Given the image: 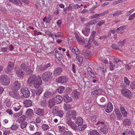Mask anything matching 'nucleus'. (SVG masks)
Returning <instances> with one entry per match:
<instances>
[{
    "mask_svg": "<svg viewBox=\"0 0 135 135\" xmlns=\"http://www.w3.org/2000/svg\"><path fill=\"white\" fill-rule=\"evenodd\" d=\"M41 78L43 81L45 82H49L53 78L52 73L49 71H46L42 73Z\"/></svg>",
    "mask_w": 135,
    "mask_h": 135,
    "instance_id": "nucleus-1",
    "label": "nucleus"
},
{
    "mask_svg": "<svg viewBox=\"0 0 135 135\" xmlns=\"http://www.w3.org/2000/svg\"><path fill=\"white\" fill-rule=\"evenodd\" d=\"M14 66V63L11 61L8 62L7 68L4 69L5 71L8 74L11 75L13 74L12 71L13 70Z\"/></svg>",
    "mask_w": 135,
    "mask_h": 135,
    "instance_id": "nucleus-2",
    "label": "nucleus"
},
{
    "mask_svg": "<svg viewBox=\"0 0 135 135\" xmlns=\"http://www.w3.org/2000/svg\"><path fill=\"white\" fill-rule=\"evenodd\" d=\"M76 113L75 111L73 110L69 111L66 113V120L69 119L71 120L72 118L73 119H75L76 118Z\"/></svg>",
    "mask_w": 135,
    "mask_h": 135,
    "instance_id": "nucleus-3",
    "label": "nucleus"
},
{
    "mask_svg": "<svg viewBox=\"0 0 135 135\" xmlns=\"http://www.w3.org/2000/svg\"><path fill=\"white\" fill-rule=\"evenodd\" d=\"M14 69L17 76L21 79H23L24 77L25 72L22 70L17 67H15Z\"/></svg>",
    "mask_w": 135,
    "mask_h": 135,
    "instance_id": "nucleus-4",
    "label": "nucleus"
},
{
    "mask_svg": "<svg viewBox=\"0 0 135 135\" xmlns=\"http://www.w3.org/2000/svg\"><path fill=\"white\" fill-rule=\"evenodd\" d=\"M1 80L2 83L4 85H8L10 83V79L8 77L5 75H2L1 77Z\"/></svg>",
    "mask_w": 135,
    "mask_h": 135,
    "instance_id": "nucleus-5",
    "label": "nucleus"
},
{
    "mask_svg": "<svg viewBox=\"0 0 135 135\" xmlns=\"http://www.w3.org/2000/svg\"><path fill=\"white\" fill-rule=\"evenodd\" d=\"M21 83L17 81H15L11 86V89L13 90H18L21 88Z\"/></svg>",
    "mask_w": 135,
    "mask_h": 135,
    "instance_id": "nucleus-6",
    "label": "nucleus"
},
{
    "mask_svg": "<svg viewBox=\"0 0 135 135\" xmlns=\"http://www.w3.org/2000/svg\"><path fill=\"white\" fill-rule=\"evenodd\" d=\"M9 94L10 96L16 99H18L20 98V95L18 92L17 91H14L13 90L9 91Z\"/></svg>",
    "mask_w": 135,
    "mask_h": 135,
    "instance_id": "nucleus-7",
    "label": "nucleus"
},
{
    "mask_svg": "<svg viewBox=\"0 0 135 135\" xmlns=\"http://www.w3.org/2000/svg\"><path fill=\"white\" fill-rule=\"evenodd\" d=\"M66 122L73 129L76 130L78 129L77 126L73 122L70 120H66Z\"/></svg>",
    "mask_w": 135,
    "mask_h": 135,
    "instance_id": "nucleus-8",
    "label": "nucleus"
},
{
    "mask_svg": "<svg viewBox=\"0 0 135 135\" xmlns=\"http://www.w3.org/2000/svg\"><path fill=\"white\" fill-rule=\"evenodd\" d=\"M21 91L23 94L24 97L26 98L28 97L30 95V91L27 88L23 87L21 90Z\"/></svg>",
    "mask_w": 135,
    "mask_h": 135,
    "instance_id": "nucleus-9",
    "label": "nucleus"
},
{
    "mask_svg": "<svg viewBox=\"0 0 135 135\" xmlns=\"http://www.w3.org/2000/svg\"><path fill=\"white\" fill-rule=\"evenodd\" d=\"M42 82L41 77L38 76L36 80L34 81L33 84L35 88H37L42 84Z\"/></svg>",
    "mask_w": 135,
    "mask_h": 135,
    "instance_id": "nucleus-10",
    "label": "nucleus"
},
{
    "mask_svg": "<svg viewBox=\"0 0 135 135\" xmlns=\"http://www.w3.org/2000/svg\"><path fill=\"white\" fill-rule=\"evenodd\" d=\"M121 91L124 96L129 98H130L131 91L125 88L121 90Z\"/></svg>",
    "mask_w": 135,
    "mask_h": 135,
    "instance_id": "nucleus-11",
    "label": "nucleus"
},
{
    "mask_svg": "<svg viewBox=\"0 0 135 135\" xmlns=\"http://www.w3.org/2000/svg\"><path fill=\"white\" fill-rule=\"evenodd\" d=\"M68 79V77L66 76H62L58 78L57 82L63 84L66 83Z\"/></svg>",
    "mask_w": 135,
    "mask_h": 135,
    "instance_id": "nucleus-12",
    "label": "nucleus"
},
{
    "mask_svg": "<svg viewBox=\"0 0 135 135\" xmlns=\"http://www.w3.org/2000/svg\"><path fill=\"white\" fill-rule=\"evenodd\" d=\"M35 114L37 115L40 116H43L45 111L44 109L37 108L35 110Z\"/></svg>",
    "mask_w": 135,
    "mask_h": 135,
    "instance_id": "nucleus-13",
    "label": "nucleus"
},
{
    "mask_svg": "<svg viewBox=\"0 0 135 135\" xmlns=\"http://www.w3.org/2000/svg\"><path fill=\"white\" fill-rule=\"evenodd\" d=\"M72 52L76 55H79L80 54V51L76 47H73L70 48Z\"/></svg>",
    "mask_w": 135,
    "mask_h": 135,
    "instance_id": "nucleus-14",
    "label": "nucleus"
},
{
    "mask_svg": "<svg viewBox=\"0 0 135 135\" xmlns=\"http://www.w3.org/2000/svg\"><path fill=\"white\" fill-rule=\"evenodd\" d=\"M36 76L35 75H32L28 78L27 82L28 84H31L36 80Z\"/></svg>",
    "mask_w": 135,
    "mask_h": 135,
    "instance_id": "nucleus-15",
    "label": "nucleus"
},
{
    "mask_svg": "<svg viewBox=\"0 0 135 135\" xmlns=\"http://www.w3.org/2000/svg\"><path fill=\"white\" fill-rule=\"evenodd\" d=\"M55 101V103L57 104L60 103L62 101L63 98L60 95H56L55 98H54Z\"/></svg>",
    "mask_w": 135,
    "mask_h": 135,
    "instance_id": "nucleus-16",
    "label": "nucleus"
},
{
    "mask_svg": "<svg viewBox=\"0 0 135 135\" xmlns=\"http://www.w3.org/2000/svg\"><path fill=\"white\" fill-rule=\"evenodd\" d=\"M82 55L85 57H90L92 56L90 51L88 50H83L81 52Z\"/></svg>",
    "mask_w": 135,
    "mask_h": 135,
    "instance_id": "nucleus-17",
    "label": "nucleus"
},
{
    "mask_svg": "<svg viewBox=\"0 0 135 135\" xmlns=\"http://www.w3.org/2000/svg\"><path fill=\"white\" fill-rule=\"evenodd\" d=\"M109 12L108 11H106L102 13L99 14H95L93 15L92 16V18H94L98 17H100L102 16H103L107 14Z\"/></svg>",
    "mask_w": 135,
    "mask_h": 135,
    "instance_id": "nucleus-18",
    "label": "nucleus"
},
{
    "mask_svg": "<svg viewBox=\"0 0 135 135\" xmlns=\"http://www.w3.org/2000/svg\"><path fill=\"white\" fill-rule=\"evenodd\" d=\"M64 101L66 103H69L72 101V99L71 97L69 96L68 94L64 95L63 96Z\"/></svg>",
    "mask_w": 135,
    "mask_h": 135,
    "instance_id": "nucleus-19",
    "label": "nucleus"
},
{
    "mask_svg": "<svg viewBox=\"0 0 135 135\" xmlns=\"http://www.w3.org/2000/svg\"><path fill=\"white\" fill-rule=\"evenodd\" d=\"M62 71V69L58 67L55 69L54 71V74L56 76H58L61 73Z\"/></svg>",
    "mask_w": 135,
    "mask_h": 135,
    "instance_id": "nucleus-20",
    "label": "nucleus"
},
{
    "mask_svg": "<svg viewBox=\"0 0 135 135\" xmlns=\"http://www.w3.org/2000/svg\"><path fill=\"white\" fill-rule=\"evenodd\" d=\"M76 60L79 65H80L83 61V58L79 55L76 56Z\"/></svg>",
    "mask_w": 135,
    "mask_h": 135,
    "instance_id": "nucleus-21",
    "label": "nucleus"
},
{
    "mask_svg": "<svg viewBox=\"0 0 135 135\" xmlns=\"http://www.w3.org/2000/svg\"><path fill=\"white\" fill-rule=\"evenodd\" d=\"M33 115V111L31 109H28L26 112V116L29 118L31 117Z\"/></svg>",
    "mask_w": 135,
    "mask_h": 135,
    "instance_id": "nucleus-22",
    "label": "nucleus"
},
{
    "mask_svg": "<svg viewBox=\"0 0 135 135\" xmlns=\"http://www.w3.org/2000/svg\"><path fill=\"white\" fill-rule=\"evenodd\" d=\"M21 68L25 71L27 70V69H28L29 65L27 62L24 63L22 64L20 66Z\"/></svg>",
    "mask_w": 135,
    "mask_h": 135,
    "instance_id": "nucleus-23",
    "label": "nucleus"
},
{
    "mask_svg": "<svg viewBox=\"0 0 135 135\" xmlns=\"http://www.w3.org/2000/svg\"><path fill=\"white\" fill-rule=\"evenodd\" d=\"M55 102L54 98L50 99L48 102V107L50 108H52L55 105Z\"/></svg>",
    "mask_w": 135,
    "mask_h": 135,
    "instance_id": "nucleus-24",
    "label": "nucleus"
},
{
    "mask_svg": "<svg viewBox=\"0 0 135 135\" xmlns=\"http://www.w3.org/2000/svg\"><path fill=\"white\" fill-rule=\"evenodd\" d=\"M100 130L101 132L104 133L108 132V130L107 129V126L105 124L102 125L100 127Z\"/></svg>",
    "mask_w": 135,
    "mask_h": 135,
    "instance_id": "nucleus-25",
    "label": "nucleus"
},
{
    "mask_svg": "<svg viewBox=\"0 0 135 135\" xmlns=\"http://www.w3.org/2000/svg\"><path fill=\"white\" fill-rule=\"evenodd\" d=\"M24 106L26 107L31 106L32 104V102L30 100H26L24 101Z\"/></svg>",
    "mask_w": 135,
    "mask_h": 135,
    "instance_id": "nucleus-26",
    "label": "nucleus"
},
{
    "mask_svg": "<svg viewBox=\"0 0 135 135\" xmlns=\"http://www.w3.org/2000/svg\"><path fill=\"white\" fill-rule=\"evenodd\" d=\"M72 95L73 97L76 99H78L79 98L80 95V93L77 91H74L72 93Z\"/></svg>",
    "mask_w": 135,
    "mask_h": 135,
    "instance_id": "nucleus-27",
    "label": "nucleus"
},
{
    "mask_svg": "<svg viewBox=\"0 0 135 135\" xmlns=\"http://www.w3.org/2000/svg\"><path fill=\"white\" fill-rule=\"evenodd\" d=\"M83 122V119L80 117H78L77 119H76L75 123L79 126L82 124Z\"/></svg>",
    "mask_w": 135,
    "mask_h": 135,
    "instance_id": "nucleus-28",
    "label": "nucleus"
},
{
    "mask_svg": "<svg viewBox=\"0 0 135 135\" xmlns=\"http://www.w3.org/2000/svg\"><path fill=\"white\" fill-rule=\"evenodd\" d=\"M90 30L89 28L87 29L85 28V30H83L82 31V32L85 36H87L89 34Z\"/></svg>",
    "mask_w": 135,
    "mask_h": 135,
    "instance_id": "nucleus-29",
    "label": "nucleus"
},
{
    "mask_svg": "<svg viewBox=\"0 0 135 135\" xmlns=\"http://www.w3.org/2000/svg\"><path fill=\"white\" fill-rule=\"evenodd\" d=\"M103 91V90L102 89H97L94 91H93L92 93V94L98 95L99 94H101Z\"/></svg>",
    "mask_w": 135,
    "mask_h": 135,
    "instance_id": "nucleus-30",
    "label": "nucleus"
},
{
    "mask_svg": "<svg viewBox=\"0 0 135 135\" xmlns=\"http://www.w3.org/2000/svg\"><path fill=\"white\" fill-rule=\"evenodd\" d=\"M131 123L130 120L127 119H125L123 122V124L125 126H129Z\"/></svg>",
    "mask_w": 135,
    "mask_h": 135,
    "instance_id": "nucleus-31",
    "label": "nucleus"
},
{
    "mask_svg": "<svg viewBox=\"0 0 135 135\" xmlns=\"http://www.w3.org/2000/svg\"><path fill=\"white\" fill-rule=\"evenodd\" d=\"M27 123L25 121H23L20 124V127L22 129H24L23 130L26 129Z\"/></svg>",
    "mask_w": 135,
    "mask_h": 135,
    "instance_id": "nucleus-32",
    "label": "nucleus"
},
{
    "mask_svg": "<svg viewBox=\"0 0 135 135\" xmlns=\"http://www.w3.org/2000/svg\"><path fill=\"white\" fill-rule=\"evenodd\" d=\"M51 96V92L49 91H46L44 94V97L43 98H44V97L48 98L50 97Z\"/></svg>",
    "mask_w": 135,
    "mask_h": 135,
    "instance_id": "nucleus-33",
    "label": "nucleus"
},
{
    "mask_svg": "<svg viewBox=\"0 0 135 135\" xmlns=\"http://www.w3.org/2000/svg\"><path fill=\"white\" fill-rule=\"evenodd\" d=\"M12 2L15 4L18 5L19 6H21L22 4V3L19 0H11Z\"/></svg>",
    "mask_w": 135,
    "mask_h": 135,
    "instance_id": "nucleus-34",
    "label": "nucleus"
},
{
    "mask_svg": "<svg viewBox=\"0 0 135 135\" xmlns=\"http://www.w3.org/2000/svg\"><path fill=\"white\" fill-rule=\"evenodd\" d=\"M26 118V116L25 115H23L18 119L17 121L19 123H22L23 122L25 121Z\"/></svg>",
    "mask_w": 135,
    "mask_h": 135,
    "instance_id": "nucleus-35",
    "label": "nucleus"
},
{
    "mask_svg": "<svg viewBox=\"0 0 135 135\" xmlns=\"http://www.w3.org/2000/svg\"><path fill=\"white\" fill-rule=\"evenodd\" d=\"M63 112L60 110H58L55 114L56 115L59 116L60 117H63L64 114Z\"/></svg>",
    "mask_w": 135,
    "mask_h": 135,
    "instance_id": "nucleus-36",
    "label": "nucleus"
},
{
    "mask_svg": "<svg viewBox=\"0 0 135 135\" xmlns=\"http://www.w3.org/2000/svg\"><path fill=\"white\" fill-rule=\"evenodd\" d=\"M36 126L37 127V125L35 123L30 124L29 126L30 130L31 131H34Z\"/></svg>",
    "mask_w": 135,
    "mask_h": 135,
    "instance_id": "nucleus-37",
    "label": "nucleus"
},
{
    "mask_svg": "<svg viewBox=\"0 0 135 135\" xmlns=\"http://www.w3.org/2000/svg\"><path fill=\"white\" fill-rule=\"evenodd\" d=\"M86 124L83 125L82 124L81 125L78 126L77 128L80 131H83L84 130L86 127Z\"/></svg>",
    "mask_w": 135,
    "mask_h": 135,
    "instance_id": "nucleus-38",
    "label": "nucleus"
},
{
    "mask_svg": "<svg viewBox=\"0 0 135 135\" xmlns=\"http://www.w3.org/2000/svg\"><path fill=\"white\" fill-rule=\"evenodd\" d=\"M114 62L116 64H122V62L119 59L116 57H115L113 59Z\"/></svg>",
    "mask_w": 135,
    "mask_h": 135,
    "instance_id": "nucleus-39",
    "label": "nucleus"
},
{
    "mask_svg": "<svg viewBox=\"0 0 135 135\" xmlns=\"http://www.w3.org/2000/svg\"><path fill=\"white\" fill-rule=\"evenodd\" d=\"M76 39L78 42L81 45H83L85 43V41L84 40L79 37H77Z\"/></svg>",
    "mask_w": 135,
    "mask_h": 135,
    "instance_id": "nucleus-40",
    "label": "nucleus"
},
{
    "mask_svg": "<svg viewBox=\"0 0 135 135\" xmlns=\"http://www.w3.org/2000/svg\"><path fill=\"white\" fill-rule=\"evenodd\" d=\"M64 108L65 110L67 111L71 109V105L69 104H65Z\"/></svg>",
    "mask_w": 135,
    "mask_h": 135,
    "instance_id": "nucleus-41",
    "label": "nucleus"
},
{
    "mask_svg": "<svg viewBox=\"0 0 135 135\" xmlns=\"http://www.w3.org/2000/svg\"><path fill=\"white\" fill-rule=\"evenodd\" d=\"M65 88L62 86H60L57 89V91L59 93H62L64 89Z\"/></svg>",
    "mask_w": 135,
    "mask_h": 135,
    "instance_id": "nucleus-42",
    "label": "nucleus"
},
{
    "mask_svg": "<svg viewBox=\"0 0 135 135\" xmlns=\"http://www.w3.org/2000/svg\"><path fill=\"white\" fill-rule=\"evenodd\" d=\"M41 104L42 106H44L45 107H46L47 106V103L46 99L44 98L43 100H42Z\"/></svg>",
    "mask_w": 135,
    "mask_h": 135,
    "instance_id": "nucleus-43",
    "label": "nucleus"
},
{
    "mask_svg": "<svg viewBox=\"0 0 135 135\" xmlns=\"http://www.w3.org/2000/svg\"><path fill=\"white\" fill-rule=\"evenodd\" d=\"M43 89L41 88H39L37 89L36 91V93L38 95H40L43 91Z\"/></svg>",
    "mask_w": 135,
    "mask_h": 135,
    "instance_id": "nucleus-44",
    "label": "nucleus"
},
{
    "mask_svg": "<svg viewBox=\"0 0 135 135\" xmlns=\"http://www.w3.org/2000/svg\"><path fill=\"white\" fill-rule=\"evenodd\" d=\"M42 129L44 131H46L49 128V126L46 124H43L42 126Z\"/></svg>",
    "mask_w": 135,
    "mask_h": 135,
    "instance_id": "nucleus-45",
    "label": "nucleus"
},
{
    "mask_svg": "<svg viewBox=\"0 0 135 135\" xmlns=\"http://www.w3.org/2000/svg\"><path fill=\"white\" fill-rule=\"evenodd\" d=\"M46 69L49 68H50L52 65L50 62H46L44 65Z\"/></svg>",
    "mask_w": 135,
    "mask_h": 135,
    "instance_id": "nucleus-46",
    "label": "nucleus"
},
{
    "mask_svg": "<svg viewBox=\"0 0 135 135\" xmlns=\"http://www.w3.org/2000/svg\"><path fill=\"white\" fill-rule=\"evenodd\" d=\"M90 135H100L99 133L96 130H92L90 133Z\"/></svg>",
    "mask_w": 135,
    "mask_h": 135,
    "instance_id": "nucleus-47",
    "label": "nucleus"
},
{
    "mask_svg": "<svg viewBox=\"0 0 135 135\" xmlns=\"http://www.w3.org/2000/svg\"><path fill=\"white\" fill-rule=\"evenodd\" d=\"M56 56L57 58L60 61V62H61L62 63L61 60H62L63 57H62L61 55L59 54L57 55L56 54Z\"/></svg>",
    "mask_w": 135,
    "mask_h": 135,
    "instance_id": "nucleus-48",
    "label": "nucleus"
},
{
    "mask_svg": "<svg viewBox=\"0 0 135 135\" xmlns=\"http://www.w3.org/2000/svg\"><path fill=\"white\" fill-rule=\"evenodd\" d=\"M18 126L17 124L12 125L11 127V129L13 130H17L18 128Z\"/></svg>",
    "mask_w": 135,
    "mask_h": 135,
    "instance_id": "nucleus-49",
    "label": "nucleus"
},
{
    "mask_svg": "<svg viewBox=\"0 0 135 135\" xmlns=\"http://www.w3.org/2000/svg\"><path fill=\"white\" fill-rule=\"evenodd\" d=\"M39 70L41 71H43L45 70L46 69L44 65H41L39 67Z\"/></svg>",
    "mask_w": 135,
    "mask_h": 135,
    "instance_id": "nucleus-50",
    "label": "nucleus"
},
{
    "mask_svg": "<svg viewBox=\"0 0 135 135\" xmlns=\"http://www.w3.org/2000/svg\"><path fill=\"white\" fill-rule=\"evenodd\" d=\"M125 42V40H124L122 41H119L118 42V46L119 47H122L124 44Z\"/></svg>",
    "mask_w": 135,
    "mask_h": 135,
    "instance_id": "nucleus-51",
    "label": "nucleus"
},
{
    "mask_svg": "<svg viewBox=\"0 0 135 135\" xmlns=\"http://www.w3.org/2000/svg\"><path fill=\"white\" fill-rule=\"evenodd\" d=\"M11 133V132L9 130H7L3 131V135H9Z\"/></svg>",
    "mask_w": 135,
    "mask_h": 135,
    "instance_id": "nucleus-52",
    "label": "nucleus"
},
{
    "mask_svg": "<svg viewBox=\"0 0 135 135\" xmlns=\"http://www.w3.org/2000/svg\"><path fill=\"white\" fill-rule=\"evenodd\" d=\"M22 113V110H21L20 112L16 113L14 115V116L16 117H17L21 115Z\"/></svg>",
    "mask_w": 135,
    "mask_h": 135,
    "instance_id": "nucleus-53",
    "label": "nucleus"
},
{
    "mask_svg": "<svg viewBox=\"0 0 135 135\" xmlns=\"http://www.w3.org/2000/svg\"><path fill=\"white\" fill-rule=\"evenodd\" d=\"M124 81L125 83L127 85H129V81L128 79L127 78L125 77L124 78Z\"/></svg>",
    "mask_w": 135,
    "mask_h": 135,
    "instance_id": "nucleus-54",
    "label": "nucleus"
},
{
    "mask_svg": "<svg viewBox=\"0 0 135 135\" xmlns=\"http://www.w3.org/2000/svg\"><path fill=\"white\" fill-rule=\"evenodd\" d=\"M59 127L60 128H59V131L63 132H65V127L63 126H60Z\"/></svg>",
    "mask_w": 135,
    "mask_h": 135,
    "instance_id": "nucleus-55",
    "label": "nucleus"
},
{
    "mask_svg": "<svg viewBox=\"0 0 135 135\" xmlns=\"http://www.w3.org/2000/svg\"><path fill=\"white\" fill-rule=\"evenodd\" d=\"M80 18L81 22L83 23L84 22L86 21L87 20V18L82 17H80Z\"/></svg>",
    "mask_w": 135,
    "mask_h": 135,
    "instance_id": "nucleus-56",
    "label": "nucleus"
},
{
    "mask_svg": "<svg viewBox=\"0 0 135 135\" xmlns=\"http://www.w3.org/2000/svg\"><path fill=\"white\" fill-rule=\"evenodd\" d=\"M130 87L132 89H135V81L132 82L130 85Z\"/></svg>",
    "mask_w": 135,
    "mask_h": 135,
    "instance_id": "nucleus-57",
    "label": "nucleus"
},
{
    "mask_svg": "<svg viewBox=\"0 0 135 135\" xmlns=\"http://www.w3.org/2000/svg\"><path fill=\"white\" fill-rule=\"evenodd\" d=\"M112 48L116 50L117 49H119V48L118 47V46L115 44H113L111 46Z\"/></svg>",
    "mask_w": 135,
    "mask_h": 135,
    "instance_id": "nucleus-58",
    "label": "nucleus"
},
{
    "mask_svg": "<svg viewBox=\"0 0 135 135\" xmlns=\"http://www.w3.org/2000/svg\"><path fill=\"white\" fill-rule=\"evenodd\" d=\"M105 22V20H101L98 23V25L99 26H100L102 25V24H104Z\"/></svg>",
    "mask_w": 135,
    "mask_h": 135,
    "instance_id": "nucleus-59",
    "label": "nucleus"
},
{
    "mask_svg": "<svg viewBox=\"0 0 135 135\" xmlns=\"http://www.w3.org/2000/svg\"><path fill=\"white\" fill-rule=\"evenodd\" d=\"M135 17V13H134L133 14L130 15L129 17L128 20H131L133 19Z\"/></svg>",
    "mask_w": 135,
    "mask_h": 135,
    "instance_id": "nucleus-60",
    "label": "nucleus"
},
{
    "mask_svg": "<svg viewBox=\"0 0 135 135\" xmlns=\"http://www.w3.org/2000/svg\"><path fill=\"white\" fill-rule=\"evenodd\" d=\"M125 66L127 69H131L133 66L131 64H127Z\"/></svg>",
    "mask_w": 135,
    "mask_h": 135,
    "instance_id": "nucleus-61",
    "label": "nucleus"
},
{
    "mask_svg": "<svg viewBox=\"0 0 135 135\" xmlns=\"http://www.w3.org/2000/svg\"><path fill=\"white\" fill-rule=\"evenodd\" d=\"M26 71V74L27 75L31 74L32 73V71L31 69H28L27 70L25 71Z\"/></svg>",
    "mask_w": 135,
    "mask_h": 135,
    "instance_id": "nucleus-62",
    "label": "nucleus"
},
{
    "mask_svg": "<svg viewBox=\"0 0 135 135\" xmlns=\"http://www.w3.org/2000/svg\"><path fill=\"white\" fill-rule=\"evenodd\" d=\"M96 33V32L94 31H93L92 32V33L91 34V37H93L92 39V41H93L94 40V37H95V35Z\"/></svg>",
    "mask_w": 135,
    "mask_h": 135,
    "instance_id": "nucleus-63",
    "label": "nucleus"
},
{
    "mask_svg": "<svg viewBox=\"0 0 135 135\" xmlns=\"http://www.w3.org/2000/svg\"><path fill=\"white\" fill-rule=\"evenodd\" d=\"M63 135H72V133L70 131H68L64 132Z\"/></svg>",
    "mask_w": 135,
    "mask_h": 135,
    "instance_id": "nucleus-64",
    "label": "nucleus"
}]
</instances>
